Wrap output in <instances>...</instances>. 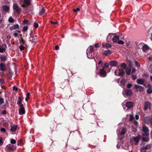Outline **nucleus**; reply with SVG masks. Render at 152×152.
<instances>
[{"instance_id": "nucleus-44", "label": "nucleus", "mask_w": 152, "mask_h": 152, "mask_svg": "<svg viewBox=\"0 0 152 152\" xmlns=\"http://www.w3.org/2000/svg\"><path fill=\"white\" fill-rule=\"evenodd\" d=\"M19 48L20 50H22L24 49L25 48L23 46L20 45L19 46Z\"/></svg>"}, {"instance_id": "nucleus-54", "label": "nucleus", "mask_w": 152, "mask_h": 152, "mask_svg": "<svg viewBox=\"0 0 152 152\" xmlns=\"http://www.w3.org/2000/svg\"><path fill=\"white\" fill-rule=\"evenodd\" d=\"M135 71H136L135 69L134 68H133L132 69L131 73H133L135 72Z\"/></svg>"}, {"instance_id": "nucleus-64", "label": "nucleus", "mask_w": 152, "mask_h": 152, "mask_svg": "<svg viewBox=\"0 0 152 152\" xmlns=\"http://www.w3.org/2000/svg\"><path fill=\"white\" fill-rule=\"evenodd\" d=\"M143 150H142V148H141L140 149V152H146V150H145L144 149H143Z\"/></svg>"}, {"instance_id": "nucleus-34", "label": "nucleus", "mask_w": 152, "mask_h": 152, "mask_svg": "<svg viewBox=\"0 0 152 152\" xmlns=\"http://www.w3.org/2000/svg\"><path fill=\"white\" fill-rule=\"evenodd\" d=\"M121 66L122 68L124 69H126V64L124 63L122 64Z\"/></svg>"}, {"instance_id": "nucleus-62", "label": "nucleus", "mask_w": 152, "mask_h": 152, "mask_svg": "<svg viewBox=\"0 0 152 152\" xmlns=\"http://www.w3.org/2000/svg\"><path fill=\"white\" fill-rule=\"evenodd\" d=\"M135 118L137 120L139 118V116L138 115H135Z\"/></svg>"}, {"instance_id": "nucleus-24", "label": "nucleus", "mask_w": 152, "mask_h": 152, "mask_svg": "<svg viewBox=\"0 0 152 152\" xmlns=\"http://www.w3.org/2000/svg\"><path fill=\"white\" fill-rule=\"evenodd\" d=\"M40 9L39 13L40 15H42L45 12V10L44 9V8L42 6H41L40 7Z\"/></svg>"}, {"instance_id": "nucleus-29", "label": "nucleus", "mask_w": 152, "mask_h": 152, "mask_svg": "<svg viewBox=\"0 0 152 152\" xmlns=\"http://www.w3.org/2000/svg\"><path fill=\"white\" fill-rule=\"evenodd\" d=\"M3 10L5 11H8L9 10V7L7 5L4 6L2 7Z\"/></svg>"}, {"instance_id": "nucleus-57", "label": "nucleus", "mask_w": 152, "mask_h": 152, "mask_svg": "<svg viewBox=\"0 0 152 152\" xmlns=\"http://www.w3.org/2000/svg\"><path fill=\"white\" fill-rule=\"evenodd\" d=\"M13 90H15V91H16L18 90V88L14 86L13 88Z\"/></svg>"}, {"instance_id": "nucleus-33", "label": "nucleus", "mask_w": 152, "mask_h": 152, "mask_svg": "<svg viewBox=\"0 0 152 152\" xmlns=\"http://www.w3.org/2000/svg\"><path fill=\"white\" fill-rule=\"evenodd\" d=\"M147 93L148 94H150L152 93V88H149L147 90Z\"/></svg>"}, {"instance_id": "nucleus-37", "label": "nucleus", "mask_w": 152, "mask_h": 152, "mask_svg": "<svg viewBox=\"0 0 152 152\" xmlns=\"http://www.w3.org/2000/svg\"><path fill=\"white\" fill-rule=\"evenodd\" d=\"M143 141L146 142H148L149 140V139L148 137H143L142 138Z\"/></svg>"}, {"instance_id": "nucleus-5", "label": "nucleus", "mask_w": 152, "mask_h": 152, "mask_svg": "<svg viewBox=\"0 0 152 152\" xmlns=\"http://www.w3.org/2000/svg\"><path fill=\"white\" fill-rule=\"evenodd\" d=\"M142 132V134L143 136H148L149 135L148 129L145 126H143V127Z\"/></svg>"}, {"instance_id": "nucleus-50", "label": "nucleus", "mask_w": 152, "mask_h": 152, "mask_svg": "<svg viewBox=\"0 0 152 152\" xmlns=\"http://www.w3.org/2000/svg\"><path fill=\"white\" fill-rule=\"evenodd\" d=\"M3 143V142L2 141V138L1 137H0V145H2Z\"/></svg>"}, {"instance_id": "nucleus-38", "label": "nucleus", "mask_w": 152, "mask_h": 152, "mask_svg": "<svg viewBox=\"0 0 152 152\" xmlns=\"http://www.w3.org/2000/svg\"><path fill=\"white\" fill-rule=\"evenodd\" d=\"M148 69L150 72L152 73V64H151L149 66Z\"/></svg>"}, {"instance_id": "nucleus-56", "label": "nucleus", "mask_w": 152, "mask_h": 152, "mask_svg": "<svg viewBox=\"0 0 152 152\" xmlns=\"http://www.w3.org/2000/svg\"><path fill=\"white\" fill-rule=\"evenodd\" d=\"M132 78L133 80H135L137 78V76L136 75H133L132 76Z\"/></svg>"}, {"instance_id": "nucleus-63", "label": "nucleus", "mask_w": 152, "mask_h": 152, "mask_svg": "<svg viewBox=\"0 0 152 152\" xmlns=\"http://www.w3.org/2000/svg\"><path fill=\"white\" fill-rule=\"evenodd\" d=\"M134 124H135V125L136 126H137L138 125V123L137 122V121H135V122H134Z\"/></svg>"}, {"instance_id": "nucleus-22", "label": "nucleus", "mask_w": 152, "mask_h": 152, "mask_svg": "<svg viewBox=\"0 0 152 152\" xmlns=\"http://www.w3.org/2000/svg\"><path fill=\"white\" fill-rule=\"evenodd\" d=\"M151 146L150 145H147L145 146H143L142 148V150L144 149L145 150L149 149L151 148Z\"/></svg>"}, {"instance_id": "nucleus-12", "label": "nucleus", "mask_w": 152, "mask_h": 152, "mask_svg": "<svg viewBox=\"0 0 152 152\" xmlns=\"http://www.w3.org/2000/svg\"><path fill=\"white\" fill-rule=\"evenodd\" d=\"M30 1L29 0H24L23 3L24 4L22 5L23 7H25L27 6L30 4Z\"/></svg>"}, {"instance_id": "nucleus-39", "label": "nucleus", "mask_w": 152, "mask_h": 152, "mask_svg": "<svg viewBox=\"0 0 152 152\" xmlns=\"http://www.w3.org/2000/svg\"><path fill=\"white\" fill-rule=\"evenodd\" d=\"M8 21L10 23H12L14 21V19L11 17H10L8 19Z\"/></svg>"}, {"instance_id": "nucleus-20", "label": "nucleus", "mask_w": 152, "mask_h": 152, "mask_svg": "<svg viewBox=\"0 0 152 152\" xmlns=\"http://www.w3.org/2000/svg\"><path fill=\"white\" fill-rule=\"evenodd\" d=\"M6 46L5 45H3L2 46H0V52L2 53L4 52L5 50V48Z\"/></svg>"}, {"instance_id": "nucleus-47", "label": "nucleus", "mask_w": 152, "mask_h": 152, "mask_svg": "<svg viewBox=\"0 0 152 152\" xmlns=\"http://www.w3.org/2000/svg\"><path fill=\"white\" fill-rule=\"evenodd\" d=\"M34 26L35 28H37L38 27L39 25L37 23L35 22L34 23Z\"/></svg>"}, {"instance_id": "nucleus-32", "label": "nucleus", "mask_w": 152, "mask_h": 152, "mask_svg": "<svg viewBox=\"0 0 152 152\" xmlns=\"http://www.w3.org/2000/svg\"><path fill=\"white\" fill-rule=\"evenodd\" d=\"M131 70L130 69H127L126 71V72L127 75H129L130 74Z\"/></svg>"}, {"instance_id": "nucleus-21", "label": "nucleus", "mask_w": 152, "mask_h": 152, "mask_svg": "<svg viewBox=\"0 0 152 152\" xmlns=\"http://www.w3.org/2000/svg\"><path fill=\"white\" fill-rule=\"evenodd\" d=\"M149 49V47L146 45H144L142 47V50L144 52H146Z\"/></svg>"}, {"instance_id": "nucleus-60", "label": "nucleus", "mask_w": 152, "mask_h": 152, "mask_svg": "<svg viewBox=\"0 0 152 152\" xmlns=\"http://www.w3.org/2000/svg\"><path fill=\"white\" fill-rule=\"evenodd\" d=\"M94 46L96 48H97L99 47V43H97L95 44Z\"/></svg>"}, {"instance_id": "nucleus-48", "label": "nucleus", "mask_w": 152, "mask_h": 152, "mask_svg": "<svg viewBox=\"0 0 152 152\" xmlns=\"http://www.w3.org/2000/svg\"><path fill=\"white\" fill-rule=\"evenodd\" d=\"M134 63H135V64L136 66H140V64L139 63L136 61H134Z\"/></svg>"}, {"instance_id": "nucleus-42", "label": "nucleus", "mask_w": 152, "mask_h": 152, "mask_svg": "<svg viewBox=\"0 0 152 152\" xmlns=\"http://www.w3.org/2000/svg\"><path fill=\"white\" fill-rule=\"evenodd\" d=\"M111 47V45L109 43H107L106 44V48H110Z\"/></svg>"}, {"instance_id": "nucleus-31", "label": "nucleus", "mask_w": 152, "mask_h": 152, "mask_svg": "<svg viewBox=\"0 0 152 152\" xmlns=\"http://www.w3.org/2000/svg\"><path fill=\"white\" fill-rule=\"evenodd\" d=\"M148 35H152V27H151L148 31Z\"/></svg>"}, {"instance_id": "nucleus-58", "label": "nucleus", "mask_w": 152, "mask_h": 152, "mask_svg": "<svg viewBox=\"0 0 152 152\" xmlns=\"http://www.w3.org/2000/svg\"><path fill=\"white\" fill-rule=\"evenodd\" d=\"M79 10H80V9L78 8H77L76 9H74L73 10V11H74L75 12H76Z\"/></svg>"}, {"instance_id": "nucleus-3", "label": "nucleus", "mask_w": 152, "mask_h": 152, "mask_svg": "<svg viewBox=\"0 0 152 152\" xmlns=\"http://www.w3.org/2000/svg\"><path fill=\"white\" fill-rule=\"evenodd\" d=\"M115 75L117 76H122L125 73L124 71L120 69H117L115 71Z\"/></svg>"}, {"instance_id": "nucleus-40", "label": "nucleus", "mask_w": 152, "mask_h": 152, "mask_svg": "<svg viewBox=\"0 0 152 152\" xmlns=\"http://www.w3.org/2000/svg\"><path fill=\"white\" fill-rule=\"evenodd\" d=\"M13 26L15 29L18 28L19 27V26L18 24L14 25Z\"/></svg>"}, {"instance_id": "nucleus-41", "label": "nucleus", "mask_w": 152, "mask_h": 152, "mask_svg": "<svg viewBox=\"0 0 152 152\" xmlns=\"http://www.w3.org/2000/svg\"><path fill=\"white\" fill-rule=\"evenodd\" d=\"M117 42L119 44L123 45L124 44V42L122 40H118Z\"/></svg>"}, {"instance_id": "nucleus-26", "label": "nucleus", "mask_w": 152, "mask_h": 152, "mask_svg": "<svg viewBox=\"0 0 152 152\" xmlns=\"http://www.w3.org/2000/svg\"><path fill=\"white\" fill-rule=\"evenodd\" d=\"M137 82L139 84L142 85L144 83V81L142 79H138L137 80Z\"/></svg>"}, {"instance_id": "nucleus-1", "label": "nucleus", "mask_w": 152, "mask_h": 152, "mask_svg": "<svg viewBox=\"0 0 152 152\" xmlns=\"http://www.w3.org/2000/svg\"><path fill=\"white\" fill-rule=\"evenodd\" d=\"M93 49L94 47L91 45L88 48L86 51V54L88 58L91 59L94 56Z\"/></svg>"}, {"instance_id": "nucleus-13", "label": "nucleus", "mask_w": 152, "mask_h": 152, "mask_svg": "<svg viewBox=\"0 0 152 152\" xmlns=\"http://www.w3.org/2000/svg\"><path fill=\"white\" fill-rule=\"evenodd\" d=\"M134 88L137 90V91H139L141 92L143 91V88L140 86L135 85L134 86Z\"/></svg>"}, {"instance_id": "nucleus-6", "label": "nucleus", "mask_w": 152, "mask_h": 152, "mask_svg": "<svg viewBox=\"0 0 152 152\" xmlns=\"http://www.w3.org/2000/svg\"><path fill=\"white\" fill-rule=\"evenodd\" d=\"M145 123L147 124H150L152 125V118L150 117H145L144 119Z\"/></svg>"}, {"instance_id": "nucleus-51", "label": "nucleus", "mask_w": 152, "mask_h": 152, "mask_svg": "<svg viewBox=\"0 0 152 152\" xmlns=\"http://www.w3.org/2000/svg\"><path fill=\"white\" fill-rule=\"evenodd\" d=\"M134 119V117L132 115H130L129 119L130 121H132Z\"/></svg>"}, {"instance_id": "nucleus-36", "label": "nucleus", "mask_w": 152, "mask_h": 152, "mask_svg": "<svg viewBox=\"0 0 152 152\" xmlns=\"http://www.w3.org/2000/svg\"><path fill=\"white\" fill-rule=\"evenodd\" d=\"M20 42L23 45H26L25 41H24L22 38H20Z\"/></svg>"}, {"instance_id": "nucleus-52", "label": "nucleus", "mask_w": 152, "mask_h": 152, "mask_svg": "<svg viewBox=\"0 0 152 152\" xmlns=\"http://www.w3.org/2000/svg\"><path fill=\"white\" fill-rule=\"evenodd\" d=\"M109 65V64L107 63H105L104 64V66L105 67H108Z\"/></svg>"}, {"instance_id": "nucleus-9", "label": "nucleus", "mask_w": 152, "mask_h": 152, "mask_svg": "<svg viewBox=\"0 0 152 152\" xmlns=\"http://www.w3.org/2000/svg\"><path fill=\"white\" fill-rule=\"evenodd\" d=\"M19 114L20 115H23L25 113V111L23 106L19 107Z\"/></svg>"}, {"instance_id": "nucleus-25", "label": "nucleus", "mask_w": 152, "mask_h": 152, "mask_svg": "<svg viewBox=\"0 0 152 152\" xmlns=\"http://www.w3.org/2000/svg\"><path fill=\"white\" fill-rule=\"evenodd\" d=\"M118 63L116 61H112L110 62V64L112 66H116Z\"/></svg>"}, {"instance_id": "nucleus-45", "label": "nucleus", "mask_w": 152, "mask_h": 152, "mask_svg": "<svg viewBox=\"0 0 152 152\" xmlns=\"http://www.w3.org/2000/svg\"><path fill=\"white\" fill-rule=\"evenodd\" d=\"M4 103V100L1 98H0V105L2 103Z\"/></svg>"}, {"instance_id": "nucleus-19", "label": "nucleus", "mask_w": 152, "mask_h": 152, "mask_svg": "<svg viewBox=\"0 0 152 152\" xmlns=\"http://www.w3.org/2000/svg\"><path fill=\"white\" fill-rule=\"evenodd\" d=\"M113 36V34H109L107 38V40L108 42L111 41V39H112V38Z\"/></svg>"}, {"instance_id": "nucleus-18", "label": "nucleus", "mask_w": 152, "mask_h": 152, "mask_svg": "<svg viewBox=\"0 0 152 152\" xmlns=\"http://www.w3.org/2000/svg\"><path fill=\"white\" fill-rule=\"evenodd\" d=\"M5 65L3 63L0 64V70L2 71H4L6 69Z\"/></svg>"}, {"instance_id": "nucleus-53", "label": "nucleus", "mask_w": 152, "mask_h": 152, "mask_svg": "<svg viewBox=\"0 0 152 152\" xmlns=\"http://www.w3.org/2000/svg\"><path fill=\"white\" fill-rule=\"evenodd\" d=\"M0 130L1 131L3 132H5L6 131V129L3 128H1L0 129Z\"/></svg>"}, {"instance_id": "nucleus-46", "label": "nucleus", "mask_w": 152, "mask_h": 152, "mask_svg": "<svg viewBox=\"0 0 152 152\" xmlns=\"http://www.w3.org/2000/svg\"><path fill=\"white\" fill-rule=\"evenodd\" d=\"M28 29V27L27 26H24L23 27V32H25L26 31H27Z\"/></svg>"}, {"instance_id": "nucleus-30", "label": "nucleus", "mask_w": 152, "mask_h": 152, "mask_svg": "<svg viewBox=\"0 0 152 152\" xmlns=\"http://www.w3.org/2000/svg\"><path fill=\"white\" fill-rule=\"evenodd\" d=\"M0 59L2 61H5L7 60L6 56L4 55H2Z\"/></svg>"}, {"instance_id": "nucleus-55", "label": "nucleus", "mask_w": 152, "mask_h": 152, "mask_svg": "<svg viewBox=\"0 0 152 152\" xmlns=\"http://www.w3.org/2000/svg\"><path fill=\"white\" fill-rule=\"evenodd\" d=\"M13 35L15 37H17L18 36V34L17 33H15Z\"/></svg>"}, {"instance_id": "nucleus-15", "label": "nucleus", "mask_w": 152, "mask_h": 152, "mask_svg": "<svg viewBox=\"0 0 152 152\" xmlns=\"http://www.w3.org/2000/svg\"><path fill=\"white\" fill-rule=\"evenodd\" d=\"M119 39V37L117 35L113 36L112 38V41L113 42H117Z\"/></svg>"}, {"instance_id": "nucleus-16", "label": "nucleus", "mask_w": 152, "mask_h": 152, "mask_svg": "<svg viewBox=\"0 0 152 152\" xmlns=\"http://www.w3.org/2000/svg\"><path fill=\"white\" fill-rule=\"evenodd\" d=\"M100 75L103 77H105L106 75V73L104 68L100 69Z\"/></svg>"}, {"instance_id": "nucleus-8", "label": "nucleus", "mask_w": 152, "mask_h": 152, "mask_svg": "<svg viewBox=\"0 0 152 152\" xmlns=\"http://www.w3.org/2000/svg\"><path fill=\"white\" fill-rule=\"evenodd\" d=\"M13 7L14 10L17 12H20L21 11V9L16 4L13 5Z\"/></svg>"}, {"instance_id": "nucleus-14", "label": "nucleus", "mask_w": 152, "mask_h": 152, "mask_svg": "<svg viewBox=\"0 0 152 152\" xmlns=\"http://www.w3.org/2000/svg\"><path fill=\"white\" fill-rule=\"evenodd\" d=\"M22 100L20 97H19L17 102V104L20 107L23 106L22 104Z\"/></svg>"}, {"instance_id": "nucleus-4", "label": "nucleus", "mask_w": 152, "mask_h": 152, "mask_svg": "<svg viewBox=\"0 0 152 152\" xmlns=\"http://www.w3.org/2000/svg\"><path fill=\"white\" fill-rule=\"evenodd\" d=\"M122 94L124 97H126L127 96H131L132 95V93L130 90H126L123 91Z\"/></svg>"}, {"instance_id": "nucleus-28", "label": "nucleus", "mask_w": 152, "mask_h": 152, "mask_svg": "<svg viewBox=\"0 0 152 152\" xmlns=\"http://www.w3.org/2000/svg\"><path fill=\"white\" fill-rule=\"evenodd\" d=\"M104 54L105 55H107L111 54V52L109 50H105L104 51Z\"/></svg>"}, {"instance_id": "nucleus-2", "label": "nucleus", "mask_w": 152, "mask_h": 152, "mask_svg": "<svg viewBox=\"0 0 152 152\" xmlns=\"http://www.w3.org/2000/svg\"><path fill=\"white\" fill-rule=\"evenodd\" d=\"M123 124L120 123L118 124V128L117 131V134L118 135H123L126 132V129L122 127Z\"/></svg>"}, {"instance_id": "nucleus-7", "label": "nucleus", "mask_w": 152, "mask_h": 152, "mask_svg": "<svg viewBox=\"0 0 152 152\" xmlns=\"http://www.w3.org/2000/svg\"><path fill=\"white\" fill-rule=\"evenodd\" d=\"M132 138L135 142L134 144L136 145L138 144L139 142V140L140 138V135H138L137 136L133 137Z\"/></svg>"}, {"instance_id": "nucleus-59", "label": "nucleus", "mask_w": 152, "mask_h": 152, "mask_svg": "<svg viewBox=\"0 0 152 152\" xmlns=\"http://www.w3.org/2000/svg\"><path fill=\"white\" fill-rule=\"evenodd\" d=\"M4 82V80L2 79H0V84H2Z\"/></svg>"}, {"instance_id": "nucleus-17", "label": "nucleus", "mask_w": 152, "mask_h": 152, "mask_svg": "<svg viewBox=\"0 0 152 152\" xmlns=\"http://www.w3.org/2000/svg\"><path fill=\"white\" fill-rule=\"evenodd\" d=\"M30 41H31L32 43L35 42L36 40L37 39V36H34L31 37V36L29 38Z\"/></svg>"}, {"instance_id": "nucleus-43", "label": "nucleus", "mask_w": 152, "mask_h": 152, "mask_svg": "<svg viewBox=\"0 0 152 152\" xmlns=\"http://www.w3.org/2000/svg\"><path fill=\"white\" fill-rule=\"evenodd\" d=\"M16 141L15 140L13 139H11V143L12 144H15L16 143Z\"/></svg>"}, {"instance_id": "nucleus-27", "label": "nucleus", "mask_w": 152, "mask_h": 152, "mask_svg": "<svg viewBox=\"0 0 152 152\" xmlns=\"http://www.w3.org/2000/svg\"><path fill=\"white\" fill-rule=\"evenodd\" d=\"M17 128V126L16 125H14L12 126L11 128L10 129V130L13 132H14L15 131Z\"/></svg>"}, {"instance_id": "nucleus-49", "label": "nucleus", "mask_w": 152, "mask_h": 152, "mask_svg": "<svg viewBox=\"0 0 152 152\" xmlns=\"http://www.w3.org/2000/svg\"><path fill=\"white\" fill-rule=\"evenodd\" d=\"M132 86V84L131 83H129L127 86V87L128 88H130Z\"/></svg>"}, {"instance_id": "nucleus-10", "label": "nucleus", "mask_w": 152, "mask_h": 152, "mask_svg": "<svg viewBox=\"0 0 152 152\" xmlns=\"http://www.w3.org/2000/svg\"><path fill=\"white\" fill-rule=\"evenodd\" d=\"M151 103L147 101H145L144 102V110H146L148 109V108L149 109H150V107L151 105Z\"/></svg>"}, {"instance_id": "nucleus-11", "label": "nucleus", "mask_w": 152, "mask_h": 152, "mask_svg": "<svg viewBox=\"0 0 152 152\" xmlns=\"http://www.w3.org/2000/svg\"><path fill=\"white\" fill-rule=\"evenodd\" d=\"M125 105L128 109H130L133 107V103L131 102H128L126 103Z\"/></svg>"}, {"instance_id": "nucleus-35", "label": "nucleus", "mask_w": 152, "mask_h": 152, "mask_svg": "<svg viewBox=\"0 0 152 152\" xmlns=\"http://www.w3.org/2000/svg\"><path fill=\"white\" fill-rule=\"evenodd\" d=\"M6 148L7 149H9V150H11L13 146L12 145H9L7 146Z\"/></svg>"}, {"instance_id": "nucleus-61", "label": "nucleus", "mask_w": 152, "mask_h": 152, "mask_svg": "<svg viewBox=\"0 0 152 152\" xmlns=\"http://www.w3.org/2000/svg\"><path fill=\"white\" fill-rule=\"evenodd\" d=\"M50 23H52V24H57L58 23V22H53L52 21H50Z\"/></svg>"}, {"instance_id": "nucleus-23", "label": "nucleus", "mask_w": 152, "mask_h": 152, "mask_svg": "<svg viewBox=\"0 0 152 152\" xmlns=\"http://www.w3.org/2000/svg\"><path fill=\"white\" fill-rule=\"evenodd\" d=\"M126 80L125 79H122L121 80L120 82V86H121L122 87H124L125 86V83H126Z\"/></svg>"}]
</instances>
